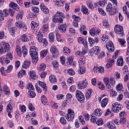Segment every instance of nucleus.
Instances as JSON below:
<instances>
[{"instance_id": "obj_1", "label": "nucleus", "mask_w": 129, "mask_h": 129, "mask_svg": "<svg viewBox=\"0 0 129 129\" xmlns=\"http://www.w3.org/2000/svg\"><path fill=\"white\" fill-rule=\"evenodd\" d=\"M9 14H10L11 17H14L15 11L12 9L9 10L5 9L3 11L0 10V26L2 25L1 22L4 21L5 17H8Z\"/></svg>"}, {"instance_id": "obj_2", "label": "nucleus", "mask_w": 129, "mask_h": 129, "mask_svg": "<svg viewBox=\"0 0 129 129\" xmlns=\"http://www.w3.org/2000/svg\"><path fill=\"white\" fill-rule=\"evenodd\" d=\"M30 56H31L32 63L33 64H37L39 60V57H38V52H37V49L36 47L32 46L30 49Z\"/></svg>"}, {"instance_id": "obj_3", "label": "nucleus", "mask_w": 129, "mask_h": 129, "mask_svg": "<svg viewBox=\"0 0 129 129\" xmlns=\"http://www.w3.org/2000/svg\"><path fill=\"white\" fill-rule=\"evenodd\" d=\"M89 52L91 54L94 53L95 55H97L98 58H102L105 55L104 52H100V48L98 46H94L93 48L90 49Z\"/></svg>"}, {"instance_id": "obj_4", "label": "nucleus", "mask_w": 129, "mask_h": 129, "mask_svg": "<svg viewBox=\"0 0 129 129\" xmlns=\"http://www.w3.org/2000/svg\"><path fill=\"white\" fill-rule=\"evenodd\" d=\"M36 38L39 43H42L44 46L48 45V41L46 39H43V34L42 32L39 31L38 34L36 35Z\"/></svg>"}, {"instance_id": "obj_5", "label": "nucleus", "mask_w": 129, "mask_h": 129, "mask_svg": "<svg viewBox=\"0 0 129 129\" xmlns=\"http://www.w3.org/2000/svg\"><path fill=\"white\" fill-rule=\"evenodd\" d=\"M15 105V102L13 100H11L9 104L7 106L6 111L8 113V116L12 117V112H13V106Z\"/></svg>"}, {"instance_id": "obj_6", "label": "nucleus", "mask_w": 129, "mask_h": 129, "mask_svg": "<svg viewBox=\"0 0 129 129\" xmlns=\"http://www.w3.org/2000/svg\"><path fill=\"white\" fill-rule=\"evenodd\" d=\"M118 50H117L116 52H115L114 55L112 56V59H109L108 62L106 65V68L108 69V68H110L113 64H114V60L116 59V57L118 55Z\"/></svg>"}, {"instance_id": "obj_7", "label": "nucleus", "mask_w": 129, "mask_h": 129, "mask_svg": "<svg viewBox=\"0 0 129 129\" xmlns=\"http://www.w3.org/2000/svg\"><path fill=\"white\" fill-rule=\"evenodd\" d=\"M114 31L117 35H119L121 37H123V36H124V34L123 33V28L119 25H117L115 26Z\"/></svg>"}, {"instance_id": "obj_8", "label": "nucleus", "mask_w": 129, "mask_h": 129, "mask_svg": "<svg viewBox=\"0 0 129 129\" xmlns=\"http://www.w3.org/2000/svg\"><path fill=\"white\" fill-rule=\"evenodd\" d=\"M75 114L74 113V111L72 110L71 109H69L68 110V114L66 118L68 121H72L74 119V116Z\"/></svg>"}, {"instance_id": "obj_9", "label": "nucleus", "mask_w": 129, "mask_h": 129, "mask_svg": "<svg viewBox=\"0 0 129 129\" xmlns=\"http://www.w3.org/2000/svg\"><path fill=\"white\" fill-rule=\"evenodd\" d=\"M106 10L107 13H109L110 16H113V15L116 14V10L112 8V5L111 3H109L107 5Z\"/></svg>"}, {"instance_id": "obj_10", "label": "nucleus", "mask_w": 129, "mask_h": 129, "mask_svg": "<svg viewBox=\"0 0 129 129\" xmlns=\"http://www.w3.org/2000/svg\"><path fill=\"white\" fill-rule=\"evenodd\" d=\"M10 44L7 43H3L2 45L1 48H0V53H4V52L10 51Z\"/></svg>"}, {"instance_id": "obj_11", "label": "nucleus", "mask_w": 129, "mask_h": 129, "mask_svg": "<svg viewBox=\"0 0 129 129\" xmlns=\"http://www.w3.org/2000/svg\"><path fill=\"white\" fill-rule=\"evenodd\" d=\"M76 96L78 100L80 101V102H82L84 101V95H83V93L81 92L80 91H77Z\"/></svg>"}, {"instance_id": "obj_12", "label": "nucleus", "mask_w": 129, "mask_h": 129, "mask_svg": "<svg viewBox=\"0 0 129 129\" xmlns=\"http://www.w3.org/2000/svg\"><path fill=\"white\" fill-rule=\"evenodd\" d=\"M111 109L113 112H118L119 110H121V106L119 105L118 103H115L112 104Z\"/></svg>"}, {"instance_id": "obj_13", "label": "nucleus", "mask_w": 129, "mask_h": 129, "mask_svg": "<svg viewBox=\"0 0 129 129\" xmlns=\"http://www.w3.org/2000/svg\"><path fill=\"white\" fill-rule=\"evenodd\" d=\"M106 48L110 53L114 51V45H113V43L111 41H109L106 44Z\"/></svg>"}, {"instance_id": "obj_14", "label": "nucleus", "mask_w": 129, "mask_h": 129, "mask_svg": "<svg viewBox=\"0 0 129 129\" xmlns=\"http://www.w3.org/2000/svg\"><path fill=\"white\" fill-rule=\"evenodd\" d=\"M16 26L18 27V28H19V29L22 28L24 32H26V31H27V26L23 22H20V21H19V22H17L16 23Z\"/></svg>"}, {"instance_id": "obj_15", "label": "nucleus", "mask_w": 129, "mask_h": 129, "mask_svg": "<svg viewBox=\"0 0 129 129\" xmlns=\"http://www.w3.org/2000/svg\"><path fill=\"white\" fill-rule=\"evenodd\" d=\"M66 2V0H53L55 6L57 7H63Z\"/></svg>"}, {"instance_id": "obj_16", "label": "nucleus", "mask_w": 129, "mask_h": 129, "mask_svg": "<svg viewBox=\"0 0 129 129\" xmlns=\"http://www.w3.org/2000/svg\"><path fill=\"white\" fill-rule=\"evenodd\" d=\"M40 7L41 11H42L45 15H48V14H49V9L45 6L44 4H41Z\"/></svg>"}, {"instance_id": "obj_17", "label": "nucleus", "mask_w": 129, "mask_h": 129, "mask_svg": "<svg viewBox=\"0 0 129 129\" xmlns=\"http://www.w3.org/2000/svg\"><path fill=\"white\" fill-rule=\"evenodd\" d=\"M78 42L79 43V44H83L85 48H87V41L86 39L82 38V37H79L78 39Z\"/></svg>"}, {"instance_id": "obj_18", "label": "nucleus", "mask_w": 129, "mask_h": 129, "mask_svg": "<svg viewBox=\"0 0 129 129\" xmlns=\"http://www.w3.org/2000/svg\"><path fill=\"white\" fill-rule=\"evenodd\" d=\"M11 60H13V54H12V53H9L6 54L5 63L6 64H9V63H11Z\"/></svg>"}, {"instance_id": "obj_19", "label": "nucleus", "mask_w": 129, "mask_h": 129, "mask_svg": "<svg viewBox=\"0 0 129 129\" xmlns=\"http://www.w3.org/2000/svg\"><path fill=\"white\" fill-rule=\"evenodd\" d=\"M29 74L30 75V79H32V80H35L38 78V76L36 74V72L35 71H30L29 72Z\"/></svg>"}, {"instance_id": "obj_20", "label": "nucleus", "mask_w": 129, "mask_h": 129, "mask_svg": "<svg viewBox=\"0 0 129 129\" xmlns=\"http://www.w3.org/2000/svg\"><path fill=\"white\" fill-rule=\"evenodd\" d=\"M39 26V24L32 21L31 22V29L34 30V33L36 34L37 33V30H38V27Z\"/></svg>"}, {"instance_id": "obj_21", "label": "nucleus", "mask_w": 129, "mask_h": 129, "mask_svg": "<svg viewBox=\"0 0 129 129\" xmlns=\"http://www.w3.org/2000/svg\"><path fill=\"white\" fill-rule=\"evenodd\" d=\"M94 72H99L101 74H103L104 73V68L103 67H94Z\"/></svg>"}, {"instance_id": "obj_22", "label": "nucleus", "mask_w": 129, "mask_h": 129, "mask_svg": "<svg viewBox=\"0 0 129 129\" xmlns=\"http://www.w3.org/2000/svg\"><path fill=\"white\" fill-rule=\"evenodd\" d=\"M100 31H99L98 29H95V28H93L90 30V35L91 36H92V37H94L95 35H96V34H99L100 33Z\"/></svg>"}, {"instance_id": "obj_23", "label": "nucleus", "mask_w": 129, "mask_h": 129, "mask_svg": "<svg viewBox=\"0 0 129 129\" xmlns=\"http://www.w3.org/2000/svg\"><path fill=\"white\" fill-rule=\"evenodd\" d=\"M9 6L10 8H12V9H14V10H15V11H19L20 10V7H19L18 4L14 2H11Z\"/></svg>"}, {"instance_id": "obj_24", "label": "nucleus", "mask_w": 129, "mask_h": 129, "mask_svg": "<svg viewBox=\"0 0 129 129\" xmlns=\"http://www.w3.org/2000/svg\"><path fill=\"white\" fill-rule=\"evenodd\" d=\"M107 4V0H104L103 1H100L99 2L98 4L97 3H95L94 6L95 8H97V7L99 6H100V7H104L105 5Z\"/></svg>"}, {"instance_id": "obj_25", "label": "nucleus", "mask_w": 129, "mask_h": 129, "mask_svg": "<svg viewBox=\"0 0 129 129\" xmlns=\"http://www.w3.org/2000/svg\"><path fill=\"white\" fill-rule=\"evenodd\" d=\"M87 53V50L85 49H83L82 52L80 51H78L76 54L78 56H80V57H83Z\"/></svg>"}, {"instance_id": "obj_26", "label": "nucleus", "mask_w": 129, "mask_h": 129, "mask_svg": "<svg viewBox=\"0 0 129 129\" xmlns=\"http://www.w3.org/2000/svg\"><path fill=\"white\" fill-rule=\"evenodd\" d=\"M53 21L56 22V23H63V18L61 17L56 16L55 14L54 18L53 19Z\"/></svg>"}, {"instance_id": "obj_27", "label": "nucleus", "mask_w": 129, "mask_h": 129, "mask_svg": "<svg viewBox=\"0 0 129 129\" xmlns=\"http://www.w3.org/2000/svg\"><path fill=\"white\" fill-rule=\"evenodd\" d=\"M41 101L44 105H48L49 104L47 98H46V96L45 95H43L41 97Z\"/></svg>"}, {"instance_id": "obj_28", "label": "nucleus", "mask_w": 129, "mask_h": 129, "mask_svg": "<svg viewBox=\"0 0 129 129\" xmlns=\"http://www.w3.org/2000/svg\"><path fill=\"white\" fill-rule=\"evenodd\" d=\"M67 27V26L66 25V24H62L58 26V30L61 33H65V32H66Z\"/></svg>"}, {"instance_id": "obj_29", "label": "nucleus", "mask_w": 129, "mask_h": 129, "mask_svg": "<svg viewBox=\"0 0 129 129\" xmlns=\"http://www.w3.org/2000/svg\"><path fill=\"white\" fill-rule=\"evenodd\" d=\"M102 114V110L97 109L94 111V115L95 116H100Z\"/></svg>"}, {"instance_id": "obj_30", "label": "nucleus", "mask_w": 129, "mask_h": 129, "mask_svg": "<svg viewBox=\"0 0 129 129\" xmlns=\"http://www.w3.org/2000/svg\"><path fill=\"white\" fill-rule=\"evenodd\" d=\"M107 103H108V99L106 98L102 100L101 103V105L102 107H105V106L107 105Z\"/></svg>"}, {"instance_id": "obj_31", "label": "nucleus", "mask_w": 129, "mask_h": 129, "mask_svg": "<svg viewBox=\"0 0 129 129\" xmlns=\"http://www.w3.org/2000/svg\"><path fill=\"white\" fill-rule=\"evenodd\" d=\"M39 85L42 88H43V90L44 91H47V86L46 85V84L44 82L39 81L38 82Z\"/></svg>"}, {"instance_id": "obj_32", "label": "nucleus", "mask_w": 129, "mask_h": 129, "mask_svg": "<svg viewBox=\"0 0 129 129\" xmlns=\"http://www.w3.org/2000/svg\"><path fill=\"white\" fill-rule=\"evenodd\" d=\"M50 52L52 54H56L58 55V49L55 46H52L50 49Z\"/></svg>"}, {"instance_id": "obj_33", "label": "nucleus", "mask_w": 129, "mask_h": 129, "mask_svg": "<svg viewBox=\"0 0 129 129\" xmlns=\"http://www.w3.org/2000/svg\"><path fill=\"white\" fill-rule=\"evenodd\" d=\"M28 97H29V98H34L36 96V93L31 90L28 91Z\"/></svg>"}, {"instance_id": "obj_34", "label": "nucleus", "mask_w": 129, "mask_h": 129, "mask_svg": "<svg viewBox=\"0 0 129 129\" xmlns=\"http://www.w3.org/2000/svg\"><path fill=\"white\" fill-rule=\"evenodd\" d=\"M123 13L124 15H126L127 18V20L129 21V13L127 12V8L126 6H124L122 8Z\"/></svg>"}, {"instance_id": "obj_35", "label": "nucleus", "mask_w": 129, "mask_h": 129, "mask_svg": "<svg viewBox=\"0 0 129 129\" xmlns=\"http://www.w3.org/2000/svg\"><path fill=\"white\" fill-rule=\"evenodd\" d=\"M91 93H92V89H89L86 92V97L87 99H89L90 97H91Z\"/></svg>"}, {"instance_id": "obj_36", "label": "nucleus", "mask_w": 129, "mask_h": 129, "mask_svg": "<svg viewBox=\"0 0 129 129\" xmlns=\"http://www.w3.org/2000/svg\"><path fill=\"white\" fill-rule=\"evenodd\" d=\"M46 64L44 63H41L39 67L38 68V70L39 71H44V70L46 69Z\"/></svg>"}, {"instance_id": "obj_37", "label": "nucleus", "mask_w": 129, "mask_h": 129, "mask_svg": "<svg viewBox=\"0 0 129 129\" xmlns=\"http://www.w3.org/2000/svg\"><path fill=\"white\" fill-rule=\"evenodd\" d=\"M72 99V95L71 94H67L66 98V102L68 103H71V100Z\"/></svg>"}, {"instance_id": "obj_38", "label": "nucleus", "mask_w": 129, "mask_h": 129, "mask_svg": "<svg viewBox=\"0 0 129 129\" xmlns=\"http://www.w3.org/2000/svg\"><path fill=\"white\" fill-rule=\"evenodd\" d=\"M23 14H24V12L23 11H21L20 14H18L17 16H16V20H17V22H21V20H22V18H23Z\"/></svg>"}, {"instance_id": "obj_39", "label": "nucleus", "mask_w": 129, "mask_h": 129, "mask_svg": "<svg viewBox=\"0 0 129 129\" xmlns=\"http://www.w3.org/2000/svg\"><path fill=\"white\" fill-rule=\"evenodd\" d=\"M49 81L51 83H55V82H57V79H56V77L54 75H51L49 76Z\"/></svg>"}, {"instance_id": "obj_40", "label": "nucleus", "mask_w": 129, "mask_h": 129, "mask_svg": "<svg viewBox=\"0 0 129 129\" xmlns=\"http://www.w3.org/2000/svg\"><path fill=\"white\" fill-rule=\"evenodd\" d=\"M85 63V58L82 57L79 59V65L80 67L83 66L84 65V63Z\"/></svg>"}, {"instance_id": "obj_41", "label": "nucleus", "mask_w": 129, "mask_h": 129, "mask_svg": "<svg viewBox=\"0 0 129 129\" xmlns=\"http://www.w3.org/2000/svg\"><path fill=\"white\" fill-rule=\"evenodd\" d=\"M49 42L50 43H54V41L55 40V35L53 33H50L49 34Z\"/></svg>"}, {"instance_id": "obj_42", "label": "nucleus", "mask_w": 129, "mask_h": 129, "mask_svg": "<svg viewBox=\"0 0 129 129\" xmlns=\"http://www.w3.org/2000/svg\"><path fill=\"white\" fill-rule=\"evenodd\" d=\"M107 126L109 129H115V128H116V127L114 125V124H112V123L110 122H108L107 123Z\"/></svg>"}, {"instance_id": "obj_43", "label": "nucleus", "mask_w": 129, "mask_h": 129, "mask_svg": "<svg viewBox=\"0 0 129 129\" xmlns=\"http://www.w3.org/2000/svg\"><path fill=\"white\" fill-rule=\"evenodd\" d=\"M24 75H26V71L22 70L18 73V77L19 78H22Z\"/></svg>"}, {"instance_id": "obj_44", "label": "nucleus", "mask_w": 129, "mask_h": 129, "mask_svg": "<svg viewBox=\"0 0 129 129\" xmlns=\"http://www.w3.org/2000/svg\"><path fill=\"white\" fill-rule=\"evenodd\" d=\"M22 53H23V56L26 57L28 55V50L25 46H22Z\"/></svg>"}, {"instance_id": "obj_45", "label": "nucleus", "mask_w": 129, "mask_h": 129, "mask_svg": "<svg viewBox=\"0 0 129 129\" xmlns=\"http://www.w3.org/2000/svg\"><path fill=\"white\" fill-rule=\"evenodd\" d=\"M117 66H123V59L122 58H119L117 60Z\"/></svg>"}, {"instance_id": "obj_46", "label": "nucleus", "mask_w": 129, "mask_h": 129, "mask_svg": "<svg viewBox=\"0 0 129 129\" xmlns=\"http://www.w3.org/2000/svg\"><path fill=\"white\" fill-rule=\"evenodd\" d=\"M1 72L2 73V75H3L4 76H6V75L10 73L9 72V71H8V70H5V68L2 67L1 69Z\"/></svg>"}, {"instance_id": "obj_47", "label": "nucleus", "mask_w": 129, "mask_h": 129, "mask_svg": "<svg viewBox=\"0 0 129 129\" xmlns=\"http://www.w3.org/2000/svg\"><path fill=\"white\" fill-rule=\"evenodd\" d=\"M55 35H56V39L57 41V42H59L60 43H63V40L61 39V36H60V34L58 33V32L56 33Z\"/></svg>"}, {"instance_id": "obj_48", "label": "nucleus", "mask_w": 129, "mask_h": 129, "mask_svg": "<svg viewBox=\"0 0 129 129\" xmlns=\"http://www.w3.org/2000/svg\"><path fill=\"white\" fill-rule=\"evenodd\" d=\"M81 11L85 14V15H87V14H88V9L86 8V6H82Z\"/></svg>"}, {"instance_id": "obj_49", "label": "nucleus", "mask_w": 129, "mask_h": 129, "mask_svg": "<svg viewBox=\"0 0 129 129\" xmlns=\"http://www.w3.org/2000/svg\"><path fill=\"white\" fill-rule=\"evenodd\" d=\"M79 120L80 122L82 124V125H84L85 124V121L84 120V118L82 115L79 116Z\"/></svg>"}, {"instance_id": "obj_50", "label": "nucleus", "mask_w": 129, "mask_h": 129, "mask_svg": "<svg viewBox=\"0 0 129 129\" xmlns=\"http://www.w3.org/2000/svg\"><path fill=\"white\" fill-rule=\"evenodd\" d=\"M16 51L17 53V55H18L19 57H21V56H22V52L21 51V47L20 46H17Z\"/></svg>"}, {"instance_id": "obj_51", "label": "nucleus", "mask_w": 129, "mask_h": 129, "mask_svg": "<svg viewBox=\"0 0 129 129\" xmlns=\"http://www.w3.org/2000/svg\"><path fill=\"white\" fill-rule=\"evenodd\" d=\"M79 74L82 75L85 73V68L83 67H80V69L78 70Z\"/></svg>"}, {"instance_id": "obj_52", "label": "nucleus", "mask_w": 129, "mask_h": 129, "mask_svg": "<svg viewBox=\"0 0 129 129\" xmlns=\"http://www.w3.org/2000/svg\"><path fill=\"white\" fill-rule=\"evenodd\" d=\"M22 41L24 43H26V42H28L29 38H28V36H27L26 34H23L22 36Z\"/></svg>"}, {"instance_id": "obj_53", "label": "nucleus", "mask_w": 129, "mask_h": 129, "mask_svg": "<svg viewBox=\"0 0 129 129\" xmlns=\"http://www.w3.org/2000/svg\"><path fill=\"white\" fill-rule=\"evenodd\" d=\"M110 94L111 97H114L117 95V93L115 91L113 90V89H111L110 90Z\"/></svg>"}, {"instance_id": "obj_54", "label": "nucleus", "mask_w": 129, "mask_h": 129, "mask_svg": "<svg viewBox=\"0 0 129 129\" xmlns=\"http://www.w3.org/2000/svg\"><path fill=\"white\" fill-rule=\"evenodd\" d=\"M30 64H31V62H30V61L26 60L24 61V65L22 66V67L23 68H28V67L30 66Z\"/></svg>"}, {"instance_id": "obj_55", "label": "nucleus", "mask_w": 129, "mask_h": 129, "mask_svg": "<svg viewBox=\"0 0 129 129\" xmlns=\"http://www.w3.org/2000/svg\"><path fill=\"white\" fill-rule=\"evenodd\" d=\"M63 52L64 54H70V53H71V50H70L68 47H64L63 48Z\"/></svg>"}, {"instance_id": "obj_56", "label": "nucleus", "mask_w": 129, "mask_h": 129, "mask_svg": "<svg viewBox=\"0 0 129 129\" xmlns=\"http://www.w3.org/2000/svg\"><path fill=\"white\" fill-rule=\"evenodd\" d=\"M27 88V89H29L30 91L35 90V88H34V86H33V84H32V83H29L28 84Z\"/></svg>"}, {"instance_id": "obj_57", "label": "nucleus", "mask_w": 129, "mask_h": 129, "mask_svg": "<svg viewBox=\"0 0 129 129\" xmlns=\"http://www.w3.org/2000/svg\"><path fill=\"white\" fill-rule=\"evenodd\" d=\"M98 11L99 14L100 15H101V16H106V13H105L104 10H103L102 9L98 8Z\"/></svg>"}, {"instance_id": "obj_58", "label": "nucleus", "mask_w": 129, "mask_h": 129, "mask_svg": "<svg viewBox=\"0 0 129 129\" xmlns=\"http://www.w3.org/2000/svg\"><path fill=\"white\" fill-rule=\"evenodd\" d=\"M98 87L99 89H101V90H104V88H105L104 85H103L101 82L98 83Z\"/></svg>"}, {"instance_id": "obj_59", "label": "nucleus", "mask_w": 129, "mask_h": 129, "mask_svg": "<svg viewBox=\"0 0 129 129\" xmlns=\"http://www.w3.org/2000/svg\"><path fill=\"white\" fill-rule=\"evenodd\" d=\"M88 41L90 44V46L93 47V45L95 44V41L92 38H89Z\"/></svg>"}, {"instance_id": "obj_60", "label": "nucleus", "mask_w": 129, "mask_h": 129, "mask_svg": "<svg viewBox=\"0 0 129 129\" xmlns=\"http://www.w3.org/2000/svg\"><path fill=\"white\" fill-rule=\"evenodd\" d=\"M68 73L69 74V75H75V71H74V70L73 69H69L68 70Z\"/></svg>"}, {"instance_id": "obj_61", "label": "nucleus", "mask_w": 129, "mask_h": 129, "mask_svg": "<svg viewBox=\"0 0 129 129\" xmlns=\"http://www.w3.org/2000/svg\"><path fill=\"white\" fill-rule=\"evenodd\" d=\"M87 5L88 7L91 10H93V9H94V7H93V4H92V2L90 1H88L87 2Z\"/></svg>"}, {"instance_id": "obj_62", "label": "nucleus", "mask_w": 129, "mask_h": 129, "mask_svg": "<svg viewBox=\"0 0 129 129\" xmlns=\"http://www.w3.org/2000/svg\"><path fill=\"white\" fill-rule=\"evenodd\" d=\"M47 53H48V51H47V50H43L40 52L41 57H42V58H44L46 56V55H47Z\"/></svg>"}, {"instance_id": "obj_63", "label": "nucleus", "mask_w": 129, "mask_h": 129, "mask_svg": "<svg viewBox=\"0 0 129 129\" xmlns=\"http://www.w3.org/2000/svg\"><path fill=\"white\" fill-rule=\"evenodd\" d=\"M60 122L62 124H66L67 121L66 120V119L64 118V117H61L60 118Z\"/></svg>"}, {"instance_id": "obj_64", "label": "nucleus", "mask_w": 129, "mask_h": 129, "mask_svg": "<svg viewBox=\"0 0 129 129\" xmlns=\"http://www.w3.org/2000/svg\"><path fill=\"white\" fill-rule=\"evenodd\" d=\"M109 84H110L111 85H112V86H114L115 84V80L114 78L110 77Z\"/></svg>"}]
</instances>
